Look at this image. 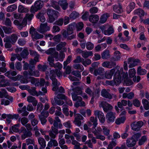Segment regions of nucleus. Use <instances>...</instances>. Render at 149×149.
<instances>
[{"instance_id": "1", "label": "nucleus", "mask_w": 149, "mask_h": 149, "mask_svg": "<svg viewBox=\"0 0 149 149\" xmlns=\"http://www.w3.org/2000/svg\"><path fill=\"white\" fill-rule=\"evenodd\" d=\"M49 77L52 81V84L53 87L52 90L55 92V94L57 95L58 93H65V90L62 86H60L59 88L58 86L60 85V83H58L56 79L55 75H46L45 78L48 80Z\"/></svg>"}, {"instance_id": "2", "label": "nucleus", "mask_w": 149, "mask_h": 149, "mask_svg": "<svg viewBox=\"0 0 149 149\" xmlns=\"http://www.w3.org/2000/svg\"><path fill=\"white\" fill-rule=\"evenodd\" d=\"M49 136L51 137L50 141L48 142L47 146L50 147H52L53 146H57L58 144V142L54 139L56 137V135L58 134V130L52 126L51 130L48 131Z\"/></svg>"}, {"instance_id": "3", "label": "nucleus", "mask_w": 149, "mask_h": 149, "mask_svg": "<svg viewBox=\"0 0 149 149\" xmlns=\"http://www.w3.org/2000/svg\"><path fill=\"white\" fill-rule=\"evenodd\" d=\"M75 28V24L72 23L69 24L67 29V30H63L62 31V35L64 38H67V40H71L75 37L76 35L73 34L71 36H68V35L72 34L73 33L74 30Z\"/></svg>"}, {"instance_id": "4", "label": "nucleus", "mask_w": 149, "mask_h": 149, "mask_svg": "<svg viewBox=\"0 0 149 149\" xmlns=\"http://www.w3.org/2000/svg\"><path fill=\"white\" fill-rule=\"evenodd\" d=\"M44 5L43 2L41 0L36 1L33 5H32L30 9V12L32 13H35L36 12L40 10L42 7Z\"/></svg>"}, {"instance_id": "5", "label": "nucleus", "mask_w": 149, "mask_h": 149, "mask_svg": "<svg viewBox=\"0 0 149 149\" xmlns=\"http://www.w3.org/2000/svg\"><path fill=\"white\" fill-rule=\"evenodd\" d=\"M29 70L24 71L23 74H37L39 73L38 71L35 69V66L33 63L29 64Z\"/></svg>"}, {"instance_id": "6", "label": "nucleus", "mask_w": 149, "mask_h": 149, "mask_svg": "<svg viewBox=\"0 0 149 149\" xmlns=\"http://www.w3.org/2000/svg\"><path fill=\"white\" fill-rule=\"evenodd\" d=\"M29 33L31 35L33 39H38L42 38L43 36L38 33L36 30L33 27H31L30 29Z\"/></svg>"}, {"instance_id": "7", "label": "nucleus", "mask_w": 149, "mask_h": 149, "mask_svg": "<svg viewBox=\"0 0 149 149\" xmlns=\"http://www.w3.org/2000/svg\"><path fill=\"white\" fill-rule=\"evenodd\" d=\"M20 131L23 134L21 135L22 139L24 140L26 138L31 136L32 133L30 131L27 130L24 127H22L20 128Z\"/></svg>"}, {"instance_id": "8", "label": "nucleus", "mask_w": 149, "mask_h": 149, "mask_svg": "<svg viewBox=\"0 0 149 149\" xmlns=\"http://www.w3.org/2000/svg\"><path fill=\"white\" fill-rule=\"evenodd\" d=\"M99 107H102L104 111L106 112L111 110L113 108L111 105L104 101H102L100 102Z\"/></svg>"}, {"instance_id": "9", "label": "nucleus", "mask_w": 149, "mask_h": 149, "mask_svg": "<svg viewBox=\"0 0 149 149\" xmlns=\"http://www.w3.org/2000/svg\"><path fill=\"white\" fill-rule=\"evenodd\" d=\"M64 95V94H58L56 96H55L54 97L55 102H54V101H52V104L53 106H56V104L61 106L64 104V102L61 100L62 99L61 98L59 97V95Z\"/></svg>"}, {"instance_id": "10", "label": "nucleus", "mask_w": 149, "mask_h": 149, "mask_svg": "<svg viewBox=\"0 0 149 149\" xmlns=\"http://www.w3.org/2000/svg\"><path fill=\"white\" fill-rule=\"evenodd\" d=\"M50 29V26L48 25L47 22L44 23H41L39 28L38 29V31L41 33H43L48 31Z\"/></svg>"}, {"instance_id": "11", "label": "nucleus", "mask_w": 149, "mask_h": 149, "mask_svg": "<svg viewBox=\"0 0 149 149\" xmlns=\"http://www.w3.org/2000/svg\"><path fill=\"white\" fill-rule=\"evenodd\" d=\"M94 115L97 116L100 121L102 123H104L105 121V118L103 112L101 111L97 110L94 111Z\"/></svg>"}, {"instance_id": "12", "label": "nucleus", "mask_w": 149, "mask_h": 149, "mask_svg": "<svg viewBox=\"0 0 149 149\" xmlns=\"http://www.w3.org/2000/svg\"><path fill=\"white\" fill-rule=\"evenodd\" d=\"M143 125V123L141 121L136 122H134L131 125L132 129L135 131H137L139 130L141 127Z\"/></svg>"}, {"instance_id": "13", "label": "nucleus", "mask_w": 149, "mask_h": 149, "mask_svg": "<svg viewBox=\"0 0 149 149\" xmlns=\"http://www.w3.org/2000/svg\"><path fill=\"white\" fill-rule=\"evenodd\" d=\"M122 75V80H123L124 83L127 86H129L132 85L133 83L130 78H132V75Z\"/></svg>"}, {"instance_id": "14", "label": "nucleus", "mask_w": 149, "mask_h": 149, "mask_svg": "<svg viewBox=\"0 0 149 149\" xmlns=\"http://www.w3.org/2000/svg\"><path fill=\"white\" fill-rule=\"evenodd\" d=\"M116 113L112 112H109L106 115V119L108 123L113 122L115 118Z\"/></svg>"}, {"instance_id": "15", "label": "nucleus", "mask_w": 149, "mask_h": 149, "mask_svg": "<svg viewBox=\"0 0 149 149\" xmlns=\"http://www.w3.org/2000/svg\"><path fill=\"white\" fill-rule=\"evenodd\" d=\"M3 97H5L9 99L11 102L13 101V97L9 96L6 90L2 88L1 89L0 91V98H2Z\"/></svg>"}, {"instance_id": "16", "label": "nucleus", "mask_w": 149, "mask_h": 149, "mask_svg": "<svg viewBox=\"0 0 149 149\" xmlns=\"http://www.w3.org/2000/svg\"><path fill=\"white\" fill-rule=\"evenodd\" d=\"M127 62L128 64H129V68H131L137 65L138 63L139 62V60L130 58L128 59Z\"/></svg>"}, {"instance_id": "17", "label": "nucleus", "mask_w": 149, "mask_h": 149, "mask_svg": "<svg viewBox=\"0 0 149 149\" xmlns=\"http://www.w3.org/2000/svg\"><path fill=\"white\" fill-rule=\"evenodd\" d=\"M128 74L127 72L123 71V68H121L120 70H116L113 69L110 70V74Z\"/></svg>"}, {"instance_id": "18", "label": "nucleus", "mask_w": 149, "mask_h": 149, "mask_svg": "<svg viewBox=\"0 0 149 149\" xmlns=\"http://www.w3.org/2000/svg\"><path fill=\"white\" fill-rule=\"evenodd\" d=\"M84 117L80 114H77L75 116L74 123L75 125L80 126L81 124V120H83Z\"/></svg>"}, {"instance_id": "19", "label": "nucleus", "mask_w": 149, "mask_h": 149, "mask_svg": "<svg viewBox=\"0 0 149 149\" xmlns=\"http://www.w3.org/2000/svg\"><path fill=\"white\" fill-rule=\"evenodd\" d=\"M13 23L15 25L18 26V28L20 30L26 26V21L25 19L23 20L22 23H20L18 20H15L14 21Z\"/></svg>"}, {"instance_id": "20", "label": "nucleus", "mask_w": 149, "mask_h": 149, "mask_svg": "<svg viewBox=\"0 0 149 149\" xmlns=\"http://www.w3.org/2000/svg\"><path fill=\"white\" fill-rule=\"evenodd\" d=\"M88 125L91 126L92 125L93 126L94 128L96 127L97 125V119L96 117L94 118L93 117H91L90 118V121L88 122Z\"/></svg>"}, {"instance_id": "21", "label": "nucleus", "mask_w": 149, "mask_h": 149, "mask_svg": "<svg viewBox=\"0 0 149 149\" xmlns=\"http://www.w3.org/2000/svg\"><path fill=\"white\" fill-rule=\"evenodd\" d=\"M136 140L132 137L131 138L128 139L126 141V145L128 147H132L136 144Z\"/></svg>"}, {"instance_id": "22", "label": "nucleus", "mask_w": 149, "mask_h": 149, "mask_svg": "<svg viewBox=\"0 0 149 149\" xmlns=\"http://www.w3.org/2000/svg\"><path fill=\"white\" fill-rule=\"evenodd\" d=\"M66 45V43L65 42H61L59 44L57 45L56 46V49L58 51H59L63 48V52H66L67 49L66 48H63Z\"/></svg>"}, {"instance_id": "23", "label": "nucleus", "mask_w": 149, "mask_h": 149, "mask_svg": "<svg viewBox=\"0 0 149 149\" xmlns=\"http://www.w3.org/2000/svg\"><path fill=\"white\" fill-rule=\"evenodd\" d=\"M89 21L93 23H96L99 20V17L96 15H92L90 16Z\"/></svg>"}, {"instance_id": "24", "label": "nucleus", "mask_w": 149, "mask_h": 149, "mask_svg": "<svg viewBox=\"0 0 149 149\" xmlns=\"http://www.w3.org/2000/svg\"><path fill=\"white\" fill-rule=\"evenodd\" d=\"M47 14L48 15H51L52 16L57 17L59 13L53 10L50 9H48L47 11Z\"/></svg>"}, {"instance_id": "25", "label": "nucleus", "mask_w": 149, "mask_h": 149, "mask_svg": "<svg viewBox=\"0 0 149 149\" xmlns=\"http://www.w3.org/2000/svg\"><path fill=\"white\" fill-rule=\"evenodd\" d=\"M122 79L121 75H114L113 81L115 82L116 85H118L120 83Z\"/></svg>"}, {"instance_id": "26", "label": "nucleus", "mask_w": 149, "mask_h": 149, "mask_svg": "<svg viewBox=\"0 0 149 149\" xmlns=\"http://www.w3.org/2000/svg\"><path fill=\"white\" fill-rule=\"evenodd\" d=\"M101 57L103 59H107L110 57L109 51L108 50H105L102 53Z\"/></svg>"}, {"instance_id": "27", "label": "nucleus", "mask_w": 149, "mask_h": 149, "mask_svg": "<svg viewBox=\"0 0 149 149\" xmlns=\"http://www.w3.org/2000/svg\"><path fill=\"white\" fill-rule=\"evenodd\" d=\"M27 101L29 102L32 103L33 106H36L38 103L37 101L35 98L32 96H28L27 97Z\"/></svg>"}, {"instance_id": "28", "label": "nucleus", "mask_w": 149, "mask_h": 149, "mask_svg": "<svg viewBox=\"0 0 149 149\" xmlns=\"http://www.w3.org/2000/svg\"><path fill=\"white\" fill-rule=\"evenodd\" d=\"M59 98H61V99L64 100L67 104L71 106L72 105V101L64 94V95H59Z\"/></svg>"}, {"instance_id": "29", "label": "nucleus", "mask_w": 149, "mask_h": 149, "mask_svg": "<svg viewBox=\"0 0 149 149\" xmlns=\"http://www.w3.org/2000/svg\"><path fill=\"white\" fill-rule=\"evenodd\" d=\"M109 16V14L105 13L101 17L99 21L100 23L101 24L104 23L107 20Z\"/></svg>"}, {"instance_id": "30", "label": "nucleus", "mask_w": 149, "mask_h": 149, "mask_svg": "<svg viewBox=\"0 0 149 149\" xmlns=\"http://www.w3.org/2000/svg\"><path fill=\"white\" fill-rule=\"evenodd\" d=\"M77 94L75 92H73L71 93L72 97V100L74 101H81L82 100V97L78 96Z\"/></svg>"}, {"instance_id": "31", "label": "nucleus", "mask_w": 149, "mask_h": 149, "mask_svg": "<svg viewBox=\"0 0 149 149\" xmlns=\"http://www.w3.org/2000/svg\"><path fill=\"white\" fill-rule=\"evenodd\" d=\"M134 96V93L132 92H131L128 93H124L123 94L122 97L124 99L127 98L129 99H133Z\"/></svg>"}, {"instance_id": "32", "label": "nucleus", "mask_w": 149, "mask_h": 149, "mask_svg": "<svg viewBox=\"0 0 149 149\" xmlns=\"http://www.w3.org/2000/svg\"><path fill=\"white\" fill-rule=\"evenodd\" d=\"M101 95L103 97L109 99H111L112 97L111 95L105 89L102 90Z\"/></svg>"}, {"instance_id": "33", "label": "nucleus", "mask_w": 149, "mask_h": 149, "mask_svg": "<svg viewBox=\"0 0 149 149\" xmlns=\"http://www.w3.org/2000/svg\"><path fill=\"white\" fill-rule=\"evenodd\" d=\"M31 81L32 84H35L36 86L39 85V80L38 79H35L33 77H29V82Z\"/></svg>"}, {"instance_id": "34", "label": "nucleus", "mask_w": 149, "mask_h": 149, "mask_svg": "<svg viewBox=\"0 0 149 149\" xmlns=\"http://www.w3.org/2000/svg\"><path fill=\"white\" fill-rule=\"evenodd\" d=\"M10 38L8 37H6L4 39V41L6 42L5 46L6 48H8L11 47V43H12L10 40Z\"/></svg>"}, {"instance_id": "35", "label": "nucleus", "mask_w": 149, "mask_h": 149, "mask_svg": "<svg viewBox=\"0 0 149 149\" xmlns=\"http://www.w3.org/2000/svg\"><path fill=\"white\" fill-rule=\"evenodd\" d=\"M36 87H32L28 90V91L31 95L33 96L36 95L37 96H38L39 95L38 94L39 92H38L37 91H36Z\"/></svg>"}, {"instance_id": "36", "label": "nucleus", "mask_w": 149, "mask_h": 149, "mask_svg": "<svg viewBox=\"0 0 149 149\" xmlns=\"http://www.w3.org/2000/svg\"><path fill=\"white\" fill-rule=\"evenodd\" d=\"M59 4L63 10H65L67 8L68 4L65 0H62L59 1Z\"/></svg>"}, {"instance_id": "37", "label": "nucleus", "mask_w": 149, "mask_h": 149, "mask_svg": "<svg viewBox=\"0 0 149 149\" xmlns=\"http://www.w3.org/2000/svg\"><path fill=\"white\" fill-rule=\"evenodd\" d=\"M113 10L118 13H120L123 11L122 6L120 4L118 5H114L113 7Z\"/></svg>"}, {"instance_id": "38", "label": "nucleus", "mask_w": 149, "mask_h": 149, "mask_svg": "<svg viewBox=\"0 0 149 149\" xmlns=\"http://www.w3.org/2000/svg\"><path fill=\"white\" fill-rule=\"evenodd\" d=\"M72 81H78L79 79H81V75H70L68 77Z\"/></svg>"}, {"instance_id": "39", "label": "nucleus", "mask_w": 149, "mask_h": 149, "mask_svg": "<svg viewBox=\"0 0 149 149\" xmlns=\"http://www.w3.org/2000/svg\"><path fill=\"white\" fill-rule=\"evenodd\" d=\"M93 55V53L92 51H84L81 54L82 56L85 58H87L89 56H92Z\"/></svg>"}, {"instance_id": "40", "label": "nucleus", "mask_w": 149, "mask_h": 149, "mask_svg": "<svg viewBox=\"0 0 149 149\" xmlns=\"http://www.w3.org/2000/svg\"><path fill=\"white\" fill-rule=\"evenodd\" d=\"M38 141L40 147L45 148L46 146V141L45 139L42 137H39L38 139Z\"/></svg>"}, {"instance_id": "41", "label": "nucleus", "mask_w": 149, "mask_h": 149, "mask_svg": "<svg viewBox=\"0 0 149 149\" xmlns=\"http://www.w3.org/2000/svg\"><path fill=\"white\" fill-rule=\"evenodd\" d=\"M7 75V76L13 81L19 80L21 77V75Z\"/></svg>"}, {"instance_id": "42", "label": "nucleus", "mask_w": 149, "mask_h": 149, "mask_svg": "<svg viewBox=\"0 0 149 149\" xmlns=\"http://www.w3.org/2000/svg\"><path fill=\"white\" fill-rule=\"evenodd\" d=\"M29 75H21V81L23 83H27L29 82Z\"/></svg>"}, {"instance_id": "43", "label": "nucleus", "mask_w": 149, "mask_h": 149, "mask_svg": "<svg viewBox=\"0 0 149 149\" xmlns=\"http://www.w3.org/2000/svg\"><path fill=\"white\" fill-rule=\"evenodd\" d=\"M51 6L52 7L54 8L55 9L59 10L60 8L59 6V3L55 1H54L53 0L51 1Z\"/></svg>"}, {"instance_id": "44", "label": "nucleus", "mask_w": 149, "mask_h": 149, "mask_svg": "<svg viewBox=\"0 0 149 149\" xmlns=\"http://www.w3.org/2000/svg\"><path fill=\"white\" fill-rule=\"evenodd\" d=\"M126 119L125 116L121 117L120 118L117 119L116 120L115 123L117 125H120L121 123H123Z\"/></svg>"}, {"instance_id": "45", "label": "nucleus", "mask_w": 149, "mask_h": 149, "mask_svg": "<svg viewBox=\"0 0 149 149\" xmlns=\"http://www.w3.org/2000/svg\"><path fill=\"white\" fill-rule=\"evenodd\" d=\"M134 14L138 15L140 17L143 16L144 15V12L141 9H138L135 10L134 11Z\"/></svg>"}, {"instance_id": "46", "label": "nucleus", "mask_w": 149, "mask_h": 149, "mask_svg": "<svg viewBox=\"0 0 149 149\" xmlns=\"http://www.w3.org/2000/svg\"><path fill=\"white\" fill-rule=\"evenodd\" d=\"M142 103L144 109L148 110L149 109V102L146 99H143L142 100Z\"/></svg>"}, {"instance_id": "47", "label": "nucleus", "mask_w": 149, "mask_h": 149, "mask_svg": "<svg viewBox=\"0 0 149 149\" xmlns=\"http://www.w3.org/2000/svg\"><path fill=\"white\" fill-rule=\"evenodd\" d=\"M17 8V6L15 4H13L8 7L6 11L8 12H12L16 10Z\"/></svg>"}, {"instance_id": "48", "label": "nucleus", "mask_w": 149, "mask_h": 149, "mask_svg": "<svg viewBox=\"0 0 149 149\" xmlns=\"http://www.w3.org/2000/svg\"><path fill=\"white\" fill-rule=\"evenodd\" d=\"M29 11V10L26 8H25L22 5H19L18 8V11L20 13H27Z\"/></svg>"}, {"instance_id": "49", "label": "nucleus", "mask_w": 149, "mask_h": 149, "mask_svg": "<svg viewBox=\"0 0 149 149\" xmlns=\"http://www.w3.org/2000/svg\"><path fill=\"white\" fill-rule=\"evenodd\" d=\"M34 15L33 14H29V13H27L26 14V16L23 19H25L26 21V25L27 24V19L29 21H31Z\"/></svg>"}, {"instance_id": "50", "label": "nucleus", "mask_w": 149, "mask_h": 149, "mask_svg": "<svg viewBox=\"0 0 149 149\" xmlns=\"http://www.w3.org/2000/svg\"><path fill=\"white\" fill-rule=\"evenodd\" d=\"M93 134L96 136V138L104 141L105 139V137L104 135L100 134H97L96 132H93Z\"/></svg>"}, {"instance_id": "51", "label": "nucleus", "mask_w": 149, "mask_h": 149, "mask_svg": "<svg viewBox=\"0 0 149 149\" xmlns=\"http://www.w3.org/2000/svg\"><path fill=\"white\" fill-rule=\"evenodd\" d=\"M114 32V30L111 26H110L107 30L104 31V34L105 35H109Z\"/></svg>"}, {"instance_id": "52", "label": "nucleus", "mask_w": 149, "mask_h": 149, "mask_svg": "<svg viewBox=\"0 0 149 149\" xmlns=\"http://www.w3.org/2000/svg\"><path fill=\"white\" fill-rule=\"evenodd\" d=\"M79 15V13L76 11H73L69 15V17L70 19H74L78 17Z\"/></svg>"}, {"instance_id": "53", "label": "nucleus", "mask_w": 149, "mask_h": 149, "mask_svg": "<svg viewBox=\"0 0 149 149\" xmlns=\"http://www.w3.org/2000/svg\"><path fill=\"white\" fill-rule=\"evenodd\" d=\"M86 47L87 50H91L94 48V44L91 42H88L86 44Z\"/></svg>"}, {"instance_id": "54", "label": "nucleus", "mask_w": 149, "mask_h": 149, "mask_svg": "<svg viewBox=\"0 0 149 149\" xmlns=\"http://www.w3.org/2000/svg\"><path fill=\"white\" fill-rule=\"evenodd\" d=\"M18 121H20L21 123L23 125L26 124L29 122L28 118L25 117H24L22 118H19Z\"/></svg>"}, {"instance_id": "55", "label": "nucleus", "mask_w": 149, "mask_h": 149, "mask_svg": "<svg viewBox=\"0 0 149 149\" xmlns=\"http://www.w3.org/2000/svg\"><path fill=\"white\" fill-rule=\"evenodd\" d=\"M8 37L10 38V41L12 43H15L16 42L17 39V36L15 34H13L10 37Z\"/></svg>"}, {"instance_id": "56", "label": "nucleus", "mask_w": 149, "mask_h": 149, "mask_svg": "<svg viewBox=\"0 0 149 149\" xmlns=\"http://www.w3.org/2000/svg\"><path fill=\"white\" fill-rule=\"evenodd\" d=\"M29 53L27 48L24 49L22 51L21 53V56L23 58H26V57L28 55Z\"/></svg>"}, {"instance_id": "57", "label": "nucleus", "mask_w": 149, "mask_h": 149, "mask_svg": "<svg viewBox=\"0 0 149 149\" xmlns=\"http://www.w3.org/2000/svg\"><path fill=\"white\" fill-rule=\"evenodd\" d=\"M94 72L95 74H104V73L105 72L103 68H99L97 69Z\"/></svg>"}, {"instance_id": "58", "label": "nucleus", "mask_w": 149, "mask_h": 149, "mask_svg": "<svg viewBox=\"0 0 149 149\" xmlns=\"http://www.w3.org/2000/svg\"><path fill=\"white\" fill-rule=\"evenodd\" d=\"M146 71L145 69H142L141 66L138 68L137 73L140 74H145L146 73Z\"/></svg>"}, {"instance_id": "59", "label": "nucleus", "mask_w": 149, "mask_h": 149, "mask_svg": "<svg viewBox=\"0 0 149 149\" xmlns=\"http://www.w3.org/2000/svg\"><path fill=\"white\" fill-rule=\"evenodd\" d=\"M73 67L74 68L76 69H79L80 70V72L83 71L84 70L83 66L79 64H76L73 65Z\"/></svg>"}, {"instance_id": "60", "label": "nucleus", "mask_w": 149, "mask_h": 149, "mask_svg": "<svg viewBox=\"0 0 149 149\" xmlns=\"http://www.w3.org/2000/svg\"><path fill=\"white\" fill-rule=\"evenodd\" d=\"M74 91L73 92H75L76 93L80 95L82 93V88L80 87H77L73 89Z\"/></svg>"}, {"instance_id": "61", "label": "nucleus", "mask_w": 149, "mask_h": 149, "mask_svg": "<svg viewBox=\"0 0 149 149\" xmlns=\"http://www.w3.org/2000/svg\"><path fill=\"white\" fill-rule=\"evenodd\" d=\"M103 132L106 136H108L109 134L110 130L105 126H102Z\"/></svg>"}, {"instance_id": "62", "label": "nucleus", "mask_w": 149, "mask_h": 149, "mask_svg": "<svg viewBox=\"0 0 149 149\" xmlns=\"http://www.w3.org/2000/svg\"><path fill=\"white\" fill-rule=\"evenodd\" d=\"M63 23V19L62 18H60L57 20L54 23V24L57 25L59 26H61Z\"/></svg>"}, {"instance_id": "63", "label": "nucleus", "mask_w": 149, "mask_h": 149, "mask_svg": "<svg viewBox=\"0 0 149 149\" xmlns=\"http://www.w3.org/2000/svg\"><path fill=\"white\" fill-rule=\"evenodd\" d=\"M91 63V61L89 59H83V60L82 64L85 66H86L87 65H89Z\"/></svg>"}, {"instance_id": "64", "label": "nucleus", "mask_w": 149, "mask_h": 149, "mask_svg": "<svg viewBox=\"0 0 149 149\" xmlns=\"http://www.w3.org/2000/svg\"><path fill=\"white\" fill-rule=\"evenodd\" d=\"M38 68L40 71L42 72L45 71L47 69V67L46 65H42L41 64H39L38 66Z\"/></svg>"}]
</instances>
